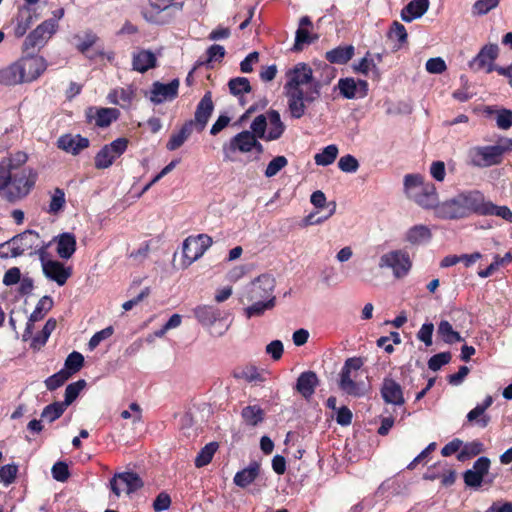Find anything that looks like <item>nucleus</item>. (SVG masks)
I'll return each mask as SVG.
<instances>
[{
	"instance_id": "052dcab7",
	"label": "nucleus",
	"mask_w": 512,
	"mask_h": 512,
	"mask_svg": "<svg viewBox=\"0 0 512 512\" xmlns=\"http://www.w3.org/2000/svg\"><path fill=\"white\" fill-rule=\"evenodd\" d=\"M55 327L56 321L54 319H48L41 330V335L33 338L32 346H43L46 343L51 332L55 329Z\"/></svg>"
},
{
	"instance_id": "7c9ffc66",
	"label": "nucleus",
	"mask_w": 512,
	"mask_h": 512,
	"mask_svg": "<svg viewBox=\"0 0 512 512\" xmlns=\"http://www.w3.org/2000/svg\"><path fill=\"white\" fill-rule=\"evenodd\" d=\"M429 8V0H412L401 11L404 22H412L423 16Z\"/></svg>"
},
{
	"instance_id": "dca6fc26",
	"label": "nucleus",
	"mask_w": 512,
	"mask_h": 512,
	"mask_svg": "<svg viewBox=\"0 0 512 512\" xmlns=\"http://www.w3.org/2000/svg\"><path fill=\"white\" fill-rule=\"evenodd\" d=\"M499 48L496 44L485 45L479 53L470 61L469 65L475 70L484 69L487 73L494 71V61L498 56Z\"/></svg>"
},
{
	"instance_id": "a19ab883",
	"label": "nucleus",
	"mask_w": 512,
	"mask_h": 512,
	"mask_svg": "<svg viewBox=\"0 0 512 512\" xmlns=\"http://www.w3.org/2000/svg\"><path fill=\"white\" fill-rule=\"evenodd\" d=\"M438 334L447 344H453L463 341L459 332L454 331L452 325L447 320H442L438 326Z\"/></svg>"
},
{
	"instance_id": "09e8293b",
	"label": "nucleus",
	"mask_w": 512,
	"mask_h": 512,
	"mask_svg": "<svg viewBox=\"0 0 512 512\" xmlns=\"http://www.w3.org/2000/svg\"><path fill=\"white\" fill-rule=\"evenodd\" d=\"M32 24V15L28 9L21 10L16 18L14 34L16 37H22Z\"/></svg>"
},
{
	"instance_id": "a878e982",
	"label": "nucleus",
	"mask_w": 512,
	"mask_h": 512,
	"mask_svg": "<svg viewBox=\"0 0 512 512\" xmlns=\"http://www.w3.org/2000/svg\"><path fill=\"white\" fill-rule=\"evenodd\" d=\"M318 385L319 379L317 374L314 371H306L298 377L296 390L302 397L309 400L315 394Z\"/></svg>"
},
{
	"instance_id": "4c0bfd02",
	"label": "nucleus",
	"mask_w": 512,
	"mask_h": 512,
	"mask_svg": "<svg viewBox=\"0 0 512 512\" xmlns=\"http://www.w3.org/2000/svg\"><path fill=\"white\" fill-rule=\"evenodd\" d=\"M194 128V122L192 120L186 122L178 132L172 134L167 143V148L169 150L178 149L191 135Z\"/></svg>"
},
{
	"instance_id": "f257e3e1",
	"label": "nucleus",
	"mask_w": 512,
	"mask_h": 512,
	"mask_svg": "<svg viewBox=\"0 0 512 512\" xmlns=\"http://www.w3.org/2000/svg\"><path fill=\"white\" fill-rule=\"evenodd\" d=\"M285 77L284 93L289 111L292 117L300 118L306 106L320 96V84L314 79L311 67L303 62L289 68Z\"/></svg>"
},
{
	"instance_id": "4be33fe9",
	"label": "nucleus",
	"mask_w": 512,
	"mask_h": 512,
	"mask_svg": "<svg viewBox=\"0 0 512 512\" xmlns=\"http://www.w3.org/2000/svg\"><path fill=\"white\" fill-rule=\"evenodd\" d=\"M258 136L253 131H243L237 134L231 140V149L240 152H250L255 150L261 153L263 150L262 145L257 141Z\"/></svg>"
},
{
	"instance_id": "13d9d810",
	"label": "nucleus",
	"mask_w": 512,
	"mask_h": 512,
	"mask_svg": "<svg viewBox=\"0 0 512 512\" xmlns=\"http://www.w3.org/2000/svg\"><path fill=\"white\" fill-rule=\"evenodd\" d=\"M228 85L230 92L233 95H241L243 93H248L251 90V86L248 79L244 77L231 79Z\"/></svg>"
},
{
	"instance_id": "c756f323",
	"label": "nucleus",
	"mask_w": 512,
	"mask_h": 512,
	"mask_svg": "<svg viewBox=\"0 0 512 512\" xmlns=\"http://www.w3.org/2000/svg\"><path fill=\"white\" fill-rule=\"evenodd\" d=\"M128 141L125 138H118L108 145H105L96 155L95 160H115L127 149Z\"/></svg>"
},
{
	"instance_id": "69168bd1",
	"label": "nucleus",
	"mask_w": 512,
	"mask_h": 512,
	"mask_svg": "<svg viewBox=\"0 0 512 512\" xmlns=\"http://www.w3.org/2000/svg\"><path fill=\"white\" fill-rule=\"evenodd\" d=\"M77 39L78 50L85 54L96 43L97 36L91 32H86L82 36H77Z\"/></svg>"
},
{
	"instance_id": "6e6552de",
	"label": "nucleus",
	"mask_w": 512,
	"mask_h": 512,
	"mask_svg": "<svg viewBox=\"0 0 512 512\" xmlns=\"http://www.w3.org/2000/svg\"><path fill=\"white\" fill-rule=\"evenodd\" d=\"M380 268H390L396 278L405 277L412 268V262L408 252L394 250L381 256Z\"/></svg>"
},
{
	"instance_id": "5701e85b",
	"label": "nucleus",
	"mask_w": 512,
	"mask_h": 512,
	"mask_svg": "<svg viewBox=\"0 0 512 512\" xmlns=\"http://www.w3.org/2000/svg\"><path fill=\"white\" fill-rule=\"evenodd\" d=\"M39 234L33 230H25L11 238L13 245V255L17 257L23 255L26 251L37 247Z\"/></svg>"
},
{
	"instance_id": "9b49d317",
	"label": "nucleus",
	"mask_w": 512,
	"mask_h": 512,
	"mask_svg": "<svg viewBox=\"0 0 512 512\" xmlns=\"http://www.w3.org/2000/svg\"><path fill=\"white\" fill-rule=\"evenodd\" d=\"M458 196L460 198L466 218L472 214L484 216V211L486 209L488 200H486L484 194L481 191H465L459 193Z\"/></svg>"
},
{
	"instance_id": "bf43d9fd",
	"label": "nucleus",
	"mask_w": 512,
	"mask_h": 512,
	"mask_svg": "<svg viewBox=\"0 0 512 512\" xmlns=\"http://www.w3.org/2000/svg\"><path fill=\"white\" fill-rule=\"evenodd\" d=\"M18 467L15 464H7L0 467V482L5 486L12 484L17 476Z\"/></svg>"
},
{
	"instance_id": "6ab92c4d",
	"label": "nucleus",
	"mask_w": 512,
	"mask_h": 512,
	"mask_svg": "<svg viewBox=\"0 0 512 512\" xmlns=\"http://www.w3.org/2000/svg\"><path fill=\"white\" fill-rule=\"evenodd\" d=\"M491 462L487 457H480L473 465V468L464 473L466 486L477 488L482 485L484 476L489 472Z\"/></svg>"
},
{
	"instance_id": "0eeeda50",
	"label": "nucleus",
	"mask_w": 512,
	"mask_h": 512,
	"mask_svg": "<svg viewBox=\"0 0 512 512\" xmlns=\"http://www.w3.org/2000/svg\"><path fill=\"white\" fill-rule=\"evenodd\" d=\"M275 278L270 274H263L252 281L242 296V301H268L273 296Z\"/></svg>"
},
{
	"instance_id": "de8ad7c7",
	"label": "nucleus",
	"mask_w": 512,
	"mask_h": 512,
	"mask_svg": "<svg viewBox=\"0 0 512 512\" xmlns=\"http://www.w3.org/2000/svg\"><path fill=\"white\" fill-rule=\"evenodd\" d=\"M466 418L469 424L476 425L481 429L487 428L491 422V417L477 406L467 414Z\"/></svg>"
},
{
	"instance_id": "3c124183",
	"label": "nucleus",
	"mask_w": 512,
	"mask_h": 512,
	"mask_svg": "<svg viewBox=\"0 0 512 512\" xmlns=\"http://www.w3.org/2000/svg\"><path fill=\"white\" fill-rule=\"evenodd\" d=\"M66 408L67 407L61 402H53L44 407L41 412V418L52 423L62 416Z\"/></svg>"
},
{
	"instance_id": "ea45409f",
	"label": "nucleus",
	"mask_w": 512,
	"mask_h": 512,
	"mask_svg": "<svg viewBox=\"0 0 512 512\" xmlns=\"http://www.w3.org/2000/svg\"><path fill=\"white\" fill-rule=\"evenodd\" d=\"M242 418L244 422L249 425L256 427L262 423L265 419V411L258 405L247 406L242 410Z\"/></svg>"
},
{
	"instance_id": "cd10ccee",
	"label": "nucleus",
	"mask_w": 512,
	"mask_h": 512,
	"mask_svg": "<svg viewBox=\"0 0 512 512\" xmlns=\"http://www.w3.org/2000/svg\"><path fill=\"white\" fill-rule=\"evenodd\" d=\"M56 243V252L62 259H69L76 250V238L74 234L64 232L53 238Z\"/></svg>"
},
{
	"instance_id": "774afa93",
	"label": "nucleus",
	"mask_w": 512,
	"mask_h": 512,
	"mask_svg": "<svg viewBox=\"0 0 512 512\" xmlns=\"http://www.w3.org/2000/svg\"><path fill=\"white\" fill-rule=\"evenodd\" d=\"M425 68L431 74H441L447 69V66L441 57H435L427 60Z\"/></svg>"
},
{
	"instance_id": "bb28decb",
	"label": "nucleus",
	"mask_w": 512,
	"mask_h": 512,
	"mask_svg": "<svg viewBox=\"0 0 512 512\" xmlns=\"http://www.w3.org/2000/svg\"><path fill=\"white\" fill-rule=\"evenodd\" d=\"M192 313L204 327H212L222 318L221 310L211 305H198L192 310Z\"/></svg>"
},
{
	"instance_id": "aec40b11",
	"label": "nucleus",
	"mask_w": 512,
	"mask_h": 512,
	"mask_svg": "<svg viewBox=\"0 0 512 512\" xmlns=\"http://www.w3.org/2000/svg\"><path fill=\"white\" fill-rule=\"evenodd\" d=\"M44 275L54 281L58 286H63L72 271L70 267H65L61 262L56 260H48L42 264Z\"/></svg>"
},
{
	"instance_id": "4468645a",
	"label": "nucleus",
	"mask_w": 512,
	"mask_h": 512,
	"mask_svg": "<svg viewBox=\"0 0 512 512\" xmlns=\"http://www.w3.org/2000/svg\"><path fill=\"white\" fill-rule=\"evenodd\" d=\"M24 82L36 80L47 68L46 60L41 56H27L18 60Z\"/></svg>"
},
{
	"instance_id": "2f4dec72",
	"label": "nucleus",
	"mask_w": 512,
	"mask_h": 512,
	"mask_svg": "<svg viewBox=\"0 0 512 512\" xmlns=\"http://www.w3.org/2000/svg\"><path fill=\"white\" fill-rule=\"evenodd\" d=\"M156 65V56L149 50H139L133 54V70L144 73Z\"/></svg>"
},
{
	"instance_id": "ddd939ff",
	"label": "nucleus",
	"mask_w": 512,
	"mask_h": 512,
	"mask_svg": "<svg viewBox=\"0 0 512 512\" xmlns=\"http://www.w3.org/2000/svg\"><path fill=\"white\" fill-rule=\"evenodd\" d=\"M85 116L89 123L105 128L119 118L120 111L116 108L90 106L85 110Z\"/></svg>"
},
{
	"instance_id": "680f3d73",
	"label": "nucleus",
	"mask_w": 512,
	"mask_h": 512,
	"mask_svg": "<svg viewBox=\"0 0 512 512\" xmlns=\"http://www.w3.org/2000/svg\"><path fill=\"white\" fill-rule=\"evenodd\" d=\"M238 378L244 379L245 381L249 383H258L263 382L264 378L262 374L259 372L258 368L255 366H248L245 367L238 375Z\"/></svg>"
},
{
	"instance_id": "58836bf2",
	"label": "nucleus",
	"mask_w": 512,
	"mask_h": 512,
	"mask_svg": "<svg viewBox=\"0 0 512 512\" xmlns=\"http://www.w3.org/2000/svg\"><path fill=\"white\" fill-rule=\"evenodd\" d=\"M219 449V444L217 442H211L207 444L201 451L196 455V459H194V466L196 468H203L209 465L216 452Z\"/></svg>"
},
{
	"instance_id": "a18cd8bd",
	"label": "nucleus",
	"mask_w": 512,
	"mask_h": 512,
	"mask_svg": "<svg viewBox=\"0 0 512 512\" xmlns=\"http://www.w3.org/2000/svg\"><path fill=\"white\" fill-rule=\"evenodd\" d=\"M484 452V445L478 440L469 442L462 446V450L458 453L457 459L464 462L468 459L476 457Z\"/></svg>"
},
{
	"instance_id": "6e6d98bb",
	"label": "nucleus",
	"mask_w": 512,
	"mask_h": 512,
	"mask_svg": "<svg viewBox=\"0 0 512 512\" xmlns=\"http://www.w3.org/2000/svg\"><path fill=\"white\" fill-rule=\"evenodd\" d=\"M70 378V373L61 369L57 373L49 376L45 381V387L48 391H54L61 387Z\"/></svg>"
},
{
	"instance_id": "e2e57ef3",
	"label": "nucleus",
	"mask_w": 512,
	"mask_h": 512,
	"mask_svg": "<svg viewBox=\"0 0 512 512\" xmlns=\"http://www.w3.org/2000/svg\"><path fill=\"white\" fill-rule=\"evenodd\" d=\"M113 334V326H108L96 333L90 338L88 342L89 350L95 349L98 345H100L104 340H107Z\"/></svg>"
},
{
	"instance_id": "864d4df0",
	"label": "nucleus",
	"mask_w": 512,
	"mask_h": 512,
	"mask_svg": "<svg viewBox=\"0 0 512 512\" xmlns=\"http://www.w3.org/2000/svg\"><path fill=\"white\" fill-rule=\"evenodd\" d=\"M83 364V356L79 352L73 351L66 357L63 370L69 372L71 377L73 374L80 371V369L83 367Z\"/></svg>"
},
{
	"instance_id": "423d86ee",
	"label": "nucleus",
	"mask_w": 512,
	"mask_h": 512,
	"mask_svg": "<svg viewBox=\"0 0 512 512\" xmlns=\"http://www.w3.org/2000/svg\"><path fill=\"white\" fill-rule=\"evenodd\" d=\"M213 239L207 234L188 236L182 242V269L189 268L196 260H199L212 246Z\"/></svg>"
},
{
	"instance_id": "f704fd0d",
	"label": "nucleus",
	"mask_w": 512,
	"mask_h": 512,
	"mask_svg": "<svg viewBox=\"0 0 512 512\" xmlns=\"http://www.w3.org/2000/svg\"><path fill=\"white\" fill-rule=\"evenodd\" d=\"M355 48L353 45L338 46L326 52V59L332 64L343 65L352 59Z\"/></svg>"
},
{
	"instance_id": "8fccbe9b",
	"label": "nucleus",
	"mask_w": 512,
	"mask_h": 512,
	"mask_svg": "<svg viewBox=\"0 0 512 512\" xmlns=\"http://www.w3.org/2000/svg\"><path fill=\"white\" fill-rule=\"evenodd\" d=\"M484 216H497L512 223V210L508 206H498L489 200L484 211Z\"/></svg>"
},
{
	"instance_id": "37998d69",
	"label": "nucleus",
	"mask_w": 512,
	"mask_h": 512,
	"mask_svg": "<svg viewBox=\"0 0 512 512\" xmlns=\"http://www.w3.org/2000/svg\"><path fill=\"white\" fill-rule=\"evenodd\" d=\"M354 70L366 76L370 73L375 77H379L380 75L379 69L376 67V61L369 52L359 61L358 64L354 65Z\"/></svg>"
},
{
	"instance_id": "a211bd4d",
	"label": "nucleus",
	"mask_w": 512,
	"mask_h": 512,
	"mask_svg": "<svg viewBox=\"0 0 512 512\" xmlns=\"http://www.w3.org/2000/svg\"><path fill=\"white\" fill-rule=\"evenodd\" d=\"M179 85L178 79H173L167 84L154 82L151 88L150 100L155 104L173 100L178 95Z\"/></svg>"
},
{
	"instance_id": "603ef678",
	"label": "nucleus",
	"mask_w": 512,
	"mask_h": 512,
	"mask_svg": "<svg viewBox=\"0 0 512 512\" xmlns=\"http://www.w3.org/2000/svg\"><path fill=\"white\" fill-rule=\"evenodd\" d=\"M86 386V382L83 379H80L76 382L68 384L65 388L64 392V401L63 405L68 407L73 403V401L78 397L80 391Z\"/></svg>"
},
{
	"instance_id": "f03ea898",
	"label": "nucleus",
	"mask_w": 512,
	"mask_h": 512,
	"mask_svg": "<svg viewBox=\"0 0 512 512\" xmlns=\"http://www.w3.org/2000/svg\"><path fill=\"white\" fill-rule=\"evenodd\" d=\"M404 193L407 198L426 210H431L438 201L435 185L426 182L421 174H407L404 177Z\"/></svg>"
},
{
	"instance_id": "e433bc0d",
	"label": "nucleus",
	"mask_w": 512,
	"mask_h": 512,
	"mask_svg": "<svg viewBox=\"0 0 512 512\" xmlns=\"http://www.w3.org/2000/svg\"><path fill=\"white\" fill-rule=\"evenodd\" d=\"M484 111L487 115L494 116L498 128L507 130L512 126V110L487 106Z\"/></svg>"
},
{
	"instance_id": "7ed1b4c3",
	"label": "nucleus",
	"mask_w": 512,
	"mask_h": 512,
	"mask_svg": "<svg viewBox=\"0 0 512 512\" xmlns=\"http://www.w3.org/2000/svg\"><path fill=\"white\" fill-rule=\"evenodd\" d=\"M24 164L25 162H16L12 166L9 187L4 192V197L9 202L24 198L36 182L37 173Z\"/></svg>"
},
{
	"instance_id": "2eb2a0df",
	"label": "nucleus",
	"mask_w": 512,
	"mask_h": 512,
	"mask_svg": "<svg viewBox=\"0 0 512 512\" xmlns=\"http://www.w3.org/2000/svg\"><path fill=\"white\" fill-rule=\"evenodd\" d=\"M472 151L475 156H480L483 160L505 157L512 151V139L501 138L494 145L478 146L473 148Z\"/></svg>"
},
{
	"instance_id": "393cba45",
	"label": "nucleus",
	"mask_w": 512,
	"mask_h": 512,
	"mask_svg": "<svg viewBox=\"0 0 512 512\" xmlns=\"http://www.w3.org/2000/svg\"><path fill=\"white\" fill-rule=\"evenodd\" d=\"M57 146L72 155H78L83 149L89 146V140L79 134H65L59 137Z\"/></svg>"
},
{
	"instance_id": "5fc2aeb1",
	"label": "nucleus",
	"mask_w": 512,
	"mask_h": 512,
	"mask_svg": "<svg viewBox=\"0 0 512 512\" xmlns=\"http://www.w3.org/2000/svg\"><path fill=\"white\" fill-rule=\"evenodd\" d=\"M311 203L318 209L329 208V213L325 217L326 219L331 217L336 212V203L330 202L327 204V198L324 192L318 190L311 195Z\"/></svg>"
},
{
	"instance_id": "f3484780",
	"label": "nucleus",
	"mask_w": 512,
	"mask_h": 512,
	"mask_svg": "<svg viewBox=\"0 0 512 512\" xmlns=\"http://www.w3.org/2000/svg\"><path fill=\"white\" fill-rule=\"evenodd\" d=\"M338 89L346 99H362L367 96L368 83L365 80L342 78L338 81Z\"/></svg>"
},
{
	"instance_id": "b1692460",
	"label": "nucleus",
	"mask_w": 512,
	"mask_h": 512,
	"mask_svg": "<svg viewBox=\"0 0 512 512\" xmlns=\"http://www.w3.org/2000/svg\"><path fill=\"white\" fill-rule=\"evenodd\" d=\"M214 109L212 94L210 91L206 92L203 98L197 105L195 111V119H194V127L197 128L198 131H202L206 126L212 112Z\"/></svg>"
},
{
	"instance_id": "c9c22d12",
	"label": "nucleus",
	"mask_w": 512,
	"mask_h": 512,
	"mask_svg": "<svg viewBox=\"0 0 512 512\" xmlns=\"http://www.w3.org/2000/svg\"><path fill=\"white\" fill-rule=\"evenodd\" d=\"M405 239L412 245H421L432 239V232L426 225H415L407 231Z\"/></svg>"
},
{
	"instance_id": "72a5a7b5",
	"label": "nucleus",
	"mask_w": 512,
	"mask_h": 512,
	"mask_svg": "<svg viewBox=\"0 0 512 512\" xmlns=\"http://www.w3.org/2000/svg\"><path fill=\"white\" fill-rule=\"evenodd\" d=\"M20 83L24 80L18 61L0 69V84L14 86Z\"/></svg>"
},
{
	"instance_id": "49530a36",
	"label": "nucleus",
	"mask_w": 512,
	"mask_h": 512,
	"mask_svg": "<svg viewBox=\"0 0 512 512\" xmlns=\"http://www.w3.org/2000/svg\"><path fill=\"white\" fill-rule=\"evenodd\" d=\"M53 301L50 296H43L37 302L33 312L30 314V322H37L43 319L45 314L51 310Z\"/></svg>"
},
{
	"instance_id": "412c9836",
	"label": "nucleus",
	"mask_w": 512,
	"mask_h": 512,
	"mask_svg": "<svg viewBox=\"0 0 512 512\" xmlns=\"http://www.w3.org/2000/svg\"><path fill=\"white\" fill-rule=\"evenodd\" d=\"M381 396L385 403L395 406L405 404L404 393L401 385L392 378H385L381 387Z\"/></svg>"
},
{
	"instance_id": "20e7f679",
	"label": "nucleus",
	"mask_w": 512,
	"mask_h": 512,
	"mask_svg": "<svg viewBox=\"0 0 512 512\" xmlns=\"http://www.w3.org/2000/svg\"><path fill=\"white\" fill-rule=\"evenodd\" d=\"M365 364L362 357L348 358L340 372L339 388L345 394L360 398L366 393V386L363 381H358L359 371Z\"/></svg>"
},
{
	"instance_id": "4d7b16f0",
	"label": "nucleus",
	"mask_w": 512,
	"mask_h": 512,
	"mask_svg": "<svg viewBox=\"0 0 512 512\" xmlns=\"http://www.w3.org/2000/svg\"><path fill=\"white\" fill-rule=\"evenodd\" d=\"M452 360V354L450 352H441L432 356L428 361V367L430 370L436 372L443 366L449 364Z\"/></svg>"
},
{
	"instance_id": "c85d7f7f",
	"label": "nucleus",
	"mask_w": 512,
	"mask_h": 512,
	"mask_svg": "<svg viewBox=\"0 0 512 512\" xmlns=\"http://www.w3.org/2000/svg\"><path fill=\"white\" fill-rule=\"evenodd\" d=\"M135 98V89L132 86L118 87L111 90L107 95L109 103L127 108Z\"/></svg>"
},
{
	"instance_id": "1a4fd4ad",
	"label": "nucleus",
	"mask_w": 512,
	"mask_h": 512,
	"mask_svg": "<svg viewBox=\"0 0 512 512\" xmlns=\"http://www.w3.org/2000/svg\"><path fill=\"white\" fill-rule=\"evenodd\" d=\"M143 486V480L134 472H124L116 474L110 480V490L113 494L120 497L122 492L132 494L137 492Z\"/></svg>"
},
{
	"instance_id": "c03bdc74",
	"label": "nucleus",
	"mask_w": 512,
	"mask_h": 512,
	"mask_svg": "<svg viewBox=\"0 0 512 512\" xmlns=\"http://www.w3.org/2000/svg\"><path fill=\"white\" fill-rule=\"evenodd\" d=\"M65 193L61 188H55L50 193V201L48 204L47 213L57 215L65 207Z\"/></svg>"
},
{
	"instance_id": "9d476101",
	"label": "nucleus",
	"mask_w": 512,
	"mask_h": 512,
	"mask_svg": "<svg viewBox=\"0 0 512 512\" xmlns=\"http://www.w3.org/2000/svg\"><path fill=\"white\" fill-rule=\"evenodd\" d=\"M58 24L55 19H48L38 25L25 39L26 49L44 46L56 32Z\"/></svg>"
},
{
	"instance_id": "473e14b6",
	"label": "nucleus",
	"mask_w": 512,
	"mask_h": 512,
	"mask_svg": "<svg viewBox=\"0 0 512 512\" xmlns=\"http://www.w3.org/2000/svg\"><path fill=\"white\" fill-rule=\"evenodd\" d=\"M260 464L256 461L251 462L249 467L239 471L234 477V483L240 488H246L251 485L260 474Z\"/></svg>"
},
{
	"instance_id": "39448f33",
	"label": "nucleus",
	"mask_w": 512,
	"mask_h": 512,
	"mask_svg": "<svg viewBox=\"0 0 512 512\" xmlns=\"http://www.w3.org/2000/svg\"><path fill=\"white\" fill-rule=\"evenodd\" d=\"M250 129L259 139L273 141L279 139L285 131V125L281 121L280 114L276 110H270L254 118Z\"/></svg>"
},
{
	"instance_id": "f8f14e48",
	"label": "nucleus",
	"mask_w": 512,
	"mask_h": 512,
	"mask_svg": "<svg viewBox=\"0 0 512 512\" xmlns=\"http://www.w3.org/2000/svg\"><path fill=\"white\" fill-rule=\"evenodd\" d=\"M432 209L435 212V216L439 219L456 220L466 218L458 194L442 203H439L438 200Z\"/></svg>"
},
{
	"instance_id": "0e129e2a",
	"label": "nucleus",
	"mask_w": 512,
	"mask_h": 512,
	"mask_svg": "<svg viewBox=\"0 0 512 512\" xmlns=\"http://www.w3.org/2000/svg\"><path fill=\"white\" fill-rule=\"evenodd\" d=\"M51 475L57 482H66L70 476L68 466L64 462H56L51 468Z\"/></svg>"
},
{
	"instance_id": "338daca9",
	"label": "nucleus",
	"mask_w": 512,
	"mask_h": 512,
	"mask_svg": "<svg viewBox=\"0 0 512 512\" xmlns=\"http://www.w3.org/2000/svg\"><path fill=\"white\" fill-rule=\"evenodd\" d=\"M5 162H0V191L3 190L5 192L9 187L12 166H14L13 162H8L7 165H4Z\"/></svg>"
},
{
	"instance_id": "79ce46f5",
	"label": "nucleus",
	"mask_w": 512,
	"mask_h": 512,
	"mask_svg": "<svg viewBox=\"0 0 512 512\" xmlns=\"http://www.w3.org/2000/svg\"><path fill=\"white\" fill-rule=\"evenodd\" d=\"M248 303H252L249 307L245 309L246 316L248 318L261 316L265 313V311L270 310L275 307L276 298H270L268 301H247Z\"/></svg>"
}]
</instances>
